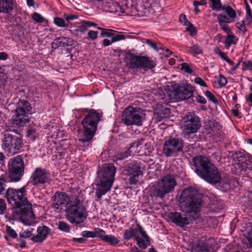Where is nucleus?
Segmentation results:
<instances>
[{
    "instance_id": "obj_1",
    "label": "nucleus",
    "mask_w": 252,
    "mask_h": 252,
    "mask_svg": "<svg viewBox=\"0 0 252 252\" xmlns=\"http://www.w3.org/2000/svg\"><path fill=\"white\" fill-rule=\"evenodd\" d=\"M69 196L64 192H56L53 196V208L58 211L62 206L67 205L66 208V217L72 224L84 227L85 220L88 216V212L84 204L83 193L78 189L72 188L69 190Z\"/></svg>"
},
{
    "instance_id": "obj_2",
    "label": "nucleus",
    "mask_w": 252,
    "mask_h": 252,
    "mask_svg": "<svg viewBox=\"0 0 252 252\" xmlns=\"http://www.w3.org/2000/svg\"><path fill=\"white\" fill-rule=\"evenodd\" d=\"M26 192L25 186L17 189L8 188L5 197L14 210L13 217L21 220L24 224L29 225L34 219V215L32 211V205L26 197Z\"/></svg>"
},
{
    "instance_id": "obj_3",
    "label": "nucleus",
    "mask_w": 252,
    "mask_h": 252,
    "mask_svg": "<svg viewBox=\"0 0 252 252\" xmlns=\"http://www.w3.org/2000/svg\"><path fill=\"white\" fill-rule=\"evenodd\" d=\"M195 172L205 181L216 185L221 181V175L218 168L207 157L197 156L192 159Z\"/></svg>"
},
{
    "instance_id": "obj_4",
    "label": "nucleus",
    "mask_w": 252,
    "mask_h": 252,
    "mask_svg": "<svg viewBox=\"0 0 252 252\" xmlns=\"http://www.w3.org/2000/svg\"><path fill=\"white\" fill-rule=\"evenodd\" d=\"M179 203L185 212L189 213L197 217L201 207V199L196 189L188 187L182 192Z\"/></svg>"
},
{
    "instance_id": "obj_5",
    "label": "nucleus",
    "mask_w": 252,
    "mask_h": 252,
    "mask_svg": "<svg viewBox=\"0 0 252 252\" xmlns=\"http://www.w3.org/2000/svg\"><path fill=\"white\" fill-rule=\"evenodd\" d=\"M116 168L111 164H104L97 171L99 182L96 184L97 189L96 196L98 199L110 190L114 181Z\"/></svg>"
},
{
    "instance_id": "obj_6",
    "label": "nucleus",
    "mask_w": 252,
    "mask_h": 252,
    "mask_svg": "<svg viewBox=\"0 0 252 252\" xmlns=\"http://www.w3.org/2000/svg\"><path fill=\"white\" fill-rule=\"evenodd\" d=\"M101 117V114L96 111L93 109L90 111L82 121L84 132L79 138L80 142L85 143L92 141L96 130L97 124Z\"/></svg>"
},
{
    "instance_id": "obj_7",
    "label": "nucleus",
    "mask_w": 252,
    "mask_h": 252,
    "mask_svg": "<svg viewBox=\"0 0 252 252\" xmlns=\"http://www.w3.org/2000/svg\"><path fill=\"white\" fill-rule=\"evenodd\" d=\"M177 185L175 176L167 174L159 180L156 186L153 187L152 192L155 196L163 198L166 194L173 191Z\"/></svg>"
},
{
    "instance_id": "obj_8",
    "label": "nucleus",
    "mask_w": 252,
    "mask_h": 252,
    "mask_svg": "<svg viewBox=\"0 0 252 252\" xmlns=\"http://www.w3.org/2000/svg\"><path fill=\"white\" fill-rule=\"evenodd\" d=\"M25 165L21 155L10 159L8 163V177L10 182L19 181L25 173Z\"/></svg>"
},
{
    "instance_id": "obj_9",
    "label": "nucleus",
    "mask_w": 252,
    "mask_h": 252,
    "mask_svg": "<svg viewBox=\"0 0 252 252\" xmlns=\"http://www.w3.org/2000/svg\"><path fill=\"white\" fill-rule=\"evenodd\" d=\"M3 149L8 156H12L17 154L22 146V139L14 130L4 134Z\"/></svg>"
},
{
    "instance_id": "obj_10",
    "label": "nucleus",
    "mask_w": 252,
    "mask_h": 252,
    "mask_svg": "<svg viewBox=\"0 0 252 252\" xmlns=\"http://www.w3.org/2000/svg\"><path fill=\"white\" fill-rule=\"evenodd\" d=\"M126 67L129 69H143L144 70L151 69L155 67L156 63L149 58L138 56L130 54L126 59Z\"/></svg>"
},
{
    "instance_id": "obj_11",
    "label": "nucleus",
    "mask_w": 252,
    "mask_h": 252,
    "mask_svg": "<svg viewBox=\"0 0 252 252\" xmlns=\"http://www.w3.org/2000/svg\"><path fill=\"white\" fill-rule=\"evenodd\" d=\"M193 88L189 85L178 87L173 92L166 91L162 99H165L166 102L180 101L187 99L193 94Z\"/></svg>"
},
{
    "instance_id": "obj_12",
    "label": "nucleus",
    "mask_w": 252,
    "mask_h": 252,
    "mask_svg": "<svg viewBox=\"0 0 252 252\" xmlns=\"http://www.w3.org/2000/svg\"><path fill=\"white\" fill-rule=\"evenodd\" d=\"M31 110L32 107L27 100H20L15 110V115L13 117V123L19 126H23L29 122L27 115L31 113Z\"/></svg>"
},
{
    "instance_id": "obj_13",
    "label": "nucleus",
    "mask_w": 252,
    "mask_h": 252,
    "mask_svg": "<svg viewBox=\"0 0 252 252\" xmlns=\"http://www.w3.org/2000/svg\"><path fill=\"white\" fill-rule=\"evenodd\" d=\"M143 116L144 114L139 110L129 106L124 111L121 117V121L128 126H141L142 125Z\"/></svg>"
},
{
    "instance_id": "obj_14",
    "label": "nucleus",
    "mask_w": 252,
    "mask_h": 252,
    "mask_svg": "<svg viewBox=\"0 0 252 252\" xmlns=\"http://www.w3.org/2000/svg\"><path fill=\"white\" fill-rule=\"evenodd\" d=\"M183 140L176 138H170L165 141L163 146V153L166 157H177L183 152Z\"/></svg>"
},
{
    "instance_id": "obj_15",
    "label": "nucleus",
    "mask_w": 252,
    "mask_h": 252,
    "mask_svg": "<svg viewBox=\"0 0 252 252\" xmlns=\"http://www.w3.org/2000/svg\"><path fill=\"white\" fill-rule=\"evenodd\" d=\"M183 121V132L186 135L197 132L201 126L200 118L194 113H188Z\"/></svg>"
},
{
    "instance_id": "obj_16",
    "label": "nucleus",
    "mask_w": 252,
    "mask_h": 252,
    "mask_svg": "<svg viewBox=\"0 0 252 252\" xmlns=\"http://www.w3.org/2000/svg\"><path fill=\"white\" fill-rule=\"evenodd\" d=\"M31 180L32 185L34 186L49 183L50 181V173L45 168H36L32 173Z\"/></svg>"
},
{
    "instance_id": "obj_17",
    "label": "nucleus",
    "mask_w": 252,
    "mask_h": 252,
    "mask_svg": "<svg viewBox=\"0 0 252 252\" xmlns=\"http://www.w3.org/2000/svg\"><path fill=\"white\" fill-rule=\"evenodd\" d=\"M183 212H185L183 210ZM196 218L193 215L188 212L183 214L174 212L170 214V219L175 224L180 227H184Z\"/></svg>"
},
{
    "instance_id": "obj_18",
    "label": "nucleus",
    "mask_w": 252,
    "mask_h": 252,
    "mask_svg": "<svg viewBox=\"0 0 252 252\" xmlns=\"http://www.w3.org/2000/svg\"><path fill=\"white\" fill-rule=\"evenodd\" d=\"M136 226L138 231L142 237L136 236L135 237V240L136 241L137 245L140 248L142 249H145L147 248V246L150 245L149 237L140 224L137 223Z\"/></svg>"
},
{
    "instance_id": "obj_19",
    "label": "nucleus",
    "mask_w": 252,
    "mask_h": 252,
    "mask_svg": "<svg viewBox=\"0 0 252 252\" xmlns=\"http://www.w3.org/2000/svg\"><path fill=\"white\" fill-rule=\"evenodd\" d=\"M51 230L46 225L39 226L37 228V234L32 237L31 240L34 243H41L45 240Z\"/></svg>"
},
{
    "instance_id": "obj_20",
    "label": "nucleus",
    "mask_w": 252,
    "mask_h": 252,
    "mask_svg": "<svg viewBox=\"0 0 252 252\" xmlns=\"http://www.w3.org/2000/svg\"><path fill=\"white\" fill-rule=\"evenodd\" d=\"M96 24L94 23L89 21H82V24L78 26H70V32L72 33L77 35L79 32L83 33L85 32L88 28L91 26H95Z\"/></svg>"
},
{
    "instance_id": "obj_21",
    "label": "nucleus",
    "mask_w": 252,
    "mask_h": 252,
    "mask_svg": "<svg viewBox=\"0 0 252 252\" xmlns=\"http://www.w3.org/2000/svg\"><path fill=\"white\" fill-rule=\"evenodd\" d=\"M155 115L158 121H161L163 118L169 117L171 111L169 108L164 107L162 104H157L156 105Z\"/></svg>"
},
{
    "instance_id": "obj_22",
    "label": "nucleus",
    "mask_w": 252,
    "mask_h": 252,
    "mask_svg": "<svg viewBox=\"0 0 252 252\" xmlns=\"http://www.w3.org/2000/svg\"><path fill=\"white\" fill-rule=\"evenodd\" d=\"M72 40L68 37L61 36L56 38L52 42V47L55 48L59 47H64L72 45Z\"/></svg>"
},
{
    "instance_id": "obj_23",
    "label": "nucleus",
    "mask_w": 252,
    "mask_h": 252,
    "mask_svg": "<svg viewBox=\"0 0 252 252\" xmlns=\"http://www.w3.org/2000/svg\"><path fill=\"white\" fill-rule=\"evenodd\" d=\"M234 160L236 164L243 168H248V165L250 162L248 157H246L245 154L241 153L236 154L235 157L234 158Z\"/></svg>"
},
{
    "instance_id": "obj_24",
    "label": "nucleus",
    "mask_w": 252,
    "mask_h": 252,
    "mask_svg": "<svg viewBox=\"0 0 252 252\" xmlns=\"http://www.w3.org/2000/svg\"><path fill=\"white\" fill-rule=\"evenodd\" d=\"M127 171L130 175L135 176H139L143 173L142 168L136 161H133L128 164Z\"/></svg>"
},
{
    "instance_id": "obj_25",
    "label": "nucleus",
    "mask_w": 252,
    "mask_h": 252,
    "mask_svg": "<svg viewBox=\"0 0 252 252\" xmlns=\"http://www.w3.org/2000/svg\"><path fill=\"white\" fill-rule=\"evenodd\" d=\"M13 9V0H0V12L8 13Z\"/></svg>"
},
{
    "instance_id": "obj_26",
    "label": "nucleus",
    "mask_w": 252,
    "mask_h": 252,
    "mask_svg": "<svg viewBox=\"0 0 252 252\" xmlns=\"http://www.w3.org/2000/svg\"><path fill=\"white\" fill-rule=\"evenodd\" d=\"M138 145L139 144L138 142H134L131 145L129 148L118 152L115 156L116 160H122L128 157L130 155V151H129L130 148L134 146L138 147Z\"/></svg>"
},
{
    "instance_id": "obj_27",
    "label": "nucleus",
    "mask_w": 252,
    "mask_h": 252,
    "mask_svg": "<svg viewBox=\"0 0 252 252\" xmlns=\"http://www.w3.org/2000/svg\"><path fill=\"white\" fill-rule=\"evenodd\" d=\"M195 252H210L211 247L206 243L200 242L193 248Z\"/></svg>"
},
{
    "instance_id": "obj_28",
    "label": "nucleus",
    "mask_w": 252,
    "mask_h": 252,
    "mask_svg": "<svg viewBox=\"0 0 252 252\" xmlns=\"http://www.w3.org/2000/svg\"><path fill=\"white\" fill-rule=\"evenodd\" d=\"M206 129L209 133L217 132L220 129L219 123L214 120H208L207 122Z\"/></svg>"
},
{
    "instance_id": "obj_29",
    "label": "nucleus",
    "mask_w": 252,
    "mask_h": 252,
    "mask_svg": "<svg viewBox=\"0 0 252 252\" xmlns=\"http://www.w3.org/2000/svg\"><path fill=\"white\" fill-rule=\"evenodd\" d=\"M221 9L227 14L230 19L234 21V19L236 17V13L231 6L228 5H224Z\"/></svg>"
},
{
    "instance_id": "obj_30",
    "label": "nucleus",
    "mask_w": 252,
    "mask_h": 252,
    "mask_svg": "<svg viewBox=\"0 0 252 252\" xmlns=\"http://www.w3.org/2000/svg\"><path fill=\"white\" fill-rule=\"evenodd\" d=\"M237 40L238 38L235 35L232 34H228L224 41L225 47L228 49L231 44H236Z\"/></svg>"
},
{
    "instance_id": "obj_31",
    "label": "nucleus",
    "mask_w": 252,
    "mask_h": 252,
    "mask_svg": "<svg viewBox=\"0 0 252 252\" xmlns=\"http://www.w3.org/2000/svg\"><path fill=\"white\" fill-rule=\"evenodd\" d=\"M137 231H138V229H134L131 227L126 230L123 235L124 239L126 240H130L136 236Z\"/></svg>"
},
{
    "instance_id": "obj_32",
    "label": "nucleus",
    "mask_w": 252,
    "mask_h": 252,
    "mask_svg": "<svg viewBox=\"0 0 252 252\" xmlns=\"http://www.w3.org/2000/svg\"><path fill=\"white\" fill-rule=\"evenodd\" d=\"M103 241L112 246L116 245L120 242V240L116 237L112 235H106Z\"/></svg>"
},
{
    "instance_id": "obj_33",
    "label": "nucleus",
    "mask_w": 252,
    "mask_h": 252,
    "mask_svg": "<svg viewBox=\"0 0 252 252\" xmlns=\"http://www.w3.org/2000/svg\"><path fill=\"white\" fill-rule=\"evenodd\" d=\"M13 245L15 248H18L19 247L24 248L26 247V241L21 238L19 236V238H17L15 239H13Z\"/></svg>"
},
{
    "instance_id": "obj_34",
    "label": "nucleus",
    "mask_w": 252,
    "mask_h": 252,
    "mask_svg": "<svg viewBox=\"0 0 252 252\" xmlns=\"http://www.w3.org/2000/svg\"><path fill=\"white\" fill-rule=\"evenodd\" d=\"M94 238L97 237L103 241L106 237L105 232L103 229L99 228H95L94 229Z\"/></svg>"
},
{
    "instance_id": "obj_35",
    "label": "nucleus",
    "mask_w": 252,
    "mask_h": 252,
    "mask_svg": "<svg viewBox=\"0 0 252 252\" xmlns=\"http://www.w3.org/2000/svg\"><path fill=\"white\" fill-rule=\"evenodd\" d=\"M6 232L7 235L12 239H15L17 238L18 235L16 232L11 227V226L6 225Z\"/></svg>"
},
{
    "instance_id": "obj_36",
    "label": "nucleus",
    "mask_w": 252,
    "mask_h": 252,
    "mask_svg": "<svg viewBox=\"0 0 252 252\" xmlns=\"http://www.w3.org/2000/svg\"><path fill=\"white\" fill-rule=\"evenodd\" d=\"M58 228L63 231L65 232H69L70 231V226L65 222L63 221H60L58 224Z\"/></svg>"
},
{
    "instance_id": "obj_37",
    "label": "nucleus",
    "mask_w": 252,
    "mask_h": 252,
    "mask_svg": "<svg viewBox=\"0 0 252 252\" xmlns=\"http://www.w3.org/2000/svg\"><path fill=\"white\" fill-rule=\"evenodd\" d=\"M54 23L58 27L64 28L68 26V24L65 23L63 18L57 17L54 18Z\"/></svg>"
},
{
    "instance_id": "obj_38",
    "label": "nucleus",
    "mask_w": 252,
    "mask_h": 252,
    "mask_svg": "<svg viewBox=\"0 0 252 252\" xmlns=\"http://www.w3.org/2000/svg\"><path fill=\"white\" fill-rule=\"evenodd\" d=\"M7 182L5 175L2 174L0 176V195L2 194L5 189V184Z\"/></svg>"
},
{
    "instance_id": "obj_39",
    "label": "nucleus",
    "mask_w": 252,
    "mask_h": 252,
    "mask_svg": "<svg viewBox=\"0 0 252 252\" xmlns=\"http://www.w3.org/2000/svg\"><path fill=\"white\" fill-rule=\"evenodd\" d=\"M212 3L210 7L212 10L221 9L222 6L220 0H210Z\"/></svg>"
},
{
    "instance_id": "obj_40",
    "label": "nucleus",
    "mask_w": 252,
    "mask_h": 252,
    "mask_svg": "<svg viewBox=\"0 0 252 252\" xmlns=\"http://www.w3.org/2000/svg\"><path fill=\"white\" fill-rule=\"evenodd\" d=\"M220 188L223 191H227L231 189V186L230 181L227 180L226 181H221L220 183Z\"/></svg>"
},
{
    "instance_id": "obj_41",
    "label": "nucleus",
    "mask_w": 252,
    "mask_h": 252,
    "mask_svg": "<svg viewBox=\"0 0 252 252\" xmlns=\"http://www.w3.org/2000/svg\"><path fill=\"white\" fill-rule=\"evenodd\" d=\"M217 19L218 22H221V21H223L225 23H230L234 22V20L230 19L229 17H227L225 15H223L222 14H219L218 15Z\"/></svg>"
},
{
    "instance_id": "obj_42",
    "label": "nucleus",
    "mask_w": 252,
    "mask_h": 252,
    "mask_svg": "<svg viewBox=\"0 0 252 252\" xmlns=\"http://www.w3.org/2000/svg\"><path fill=\"white\" fill-rule=\"evenodd\" d=\"M63 17L64 19L67 22L68 24H70V26H74V25L72 24V23L71 22V21L78 19V16L75 14L68 15L64 14L63 15Z\"/></svg>"
},
{
    "instance_id": "obj_43",
    "label": "nucleus",
    "mask_w": 252,
    "mask_h": 252,
    "mask_svg": "<svg viewBox=\"0 0 252 252\" xmlns=\"http://www.w3.org/2000/svg\"><path fill=\"white\" fill-rule=\"evenodd\" d=\"M242 70H250L252 71V62L250 60L245 61L242 62Z\"/></svg>"
},
{
    "instance_id": "obj_44",
    "label": "nucleus",
    "mask_w": 252,
    "mask_h": 252,
    "mask_svg": "<svg viewBox=\"0 0 252 252\" xmlns=\"http://www.w3.org/2000/svg\"><path fill=\"white\" fill-rule=\"evenodd\" d=\"M186 26H187L186 28V31L189 32L191 36H194L196 34L197 31L196 30V28L190 22L187 24Z\"/></svg>"
},
{
    "instance_id": "obj_45",
    "label": "nucleus",
    "mask_w": 252,
    "mask_h": 252,
    "mask_svg": "<svg viewBox=\"0 0 252 252\" xmlns=\"http://www.w3.org/2000/svg\"><path fill=\"white\" fill-rule=\"evenodd\" d=\"M141 9H142V7H140L138 9H137L136 11L137 13H135L133 12H132V15H137L138 16H147V13L149 11L148 8H144V11H142L140 10Z\"/></svg>"
},
{
    "instance_id": "obj_46",
    "label": "nucleus",
    "mask_w": 252,
    "mask_h": 252,
    "mask_svg": "<svg viewBox=\"0 0 252 252\" xmlns=\"http://www.w3.org/2000/svg\"><path fill=\"white\" fill-rule=\"evenodd\" d=\"M190 50L192 53L196 54H202V50L197 44H195L190 47Z\"/></svg>"
},
{
    "instance_id": "obj_47",
    "label": "nucleus",
    "mask_w": 252,
    "mask_h": 252,
    "mask_svg": "<svg viewBox=\"0 0 252 252\" xmlns=\"http://www.w3.org/2000/svg\"><path fill=\"white\" fill-rule=\"evenodd\" d=\"M218 83L220 87H222L226 85L227 83V81L226 78H225L222 75L220 74L218 79Z\"/></svg>"
},
{
    "instance_id": "obj_48",
    "label": "nucleus",
    "mask_w": 252,
    "mask_h": 252,
    "mask_svg": "<svg viewBox=\"0 0 252 252\" xmlns=\"http://www.w3.org/2000/svg\"><path fill=\"white\" fill-rule=\"evenodd\" d=\"M228 23H225L224 22L221 21V22H219V25L221 29L227 34L230 33L231 32V30L228 28L227 24Z\"/></svg>"
},
{
    "instance_id": "obj_49",
    "label": "nucleus",
    "mask_w": 252,
    "mask_h": 252,
    "mask_svg": "<svg viewBox=\"0 0 252 252\" xmlns=\"http://www.w3.org/2000/svg\"><path fill=\"white\" fill-rule=\"evenodd\" d=\"M214 51L215 54L218 55L220 56L221 58H222L223 60L225 61V60L228 58V57L226 55V53L224 52H222L219 48L216 47L214 49Z\"/></svg>"
},
{
    "instance_id": "obj_50",
    "label": "nucleus",
    "mask_w": 252,
    "mask_h": 252,
    "mask_svg": "<svg viewBox=\"0 0 252 252\" xmlns=\"http://www.w3.org/2000/svg\"><path fill=\"white\" fill-rule=\"evenodd\" d=\"M32 230L33 229L32 228L31 230H28L21 232L19 233V236L23 239H24V238H29L32 235Z\"/></svg>"
},
{
    "instance_id": "obj_51",
    "label": "nucleus",
    "mask_w": 252,
    "mask_h": 252,
    "mask_svg": "<svg viewBox=\"0 0 252 252\" xmlns=\"http://www.w3.org/2000/svg\"><path fill=\"white\" fill-rule=\"evenodd\" d=\"M112 37V42H115L121 40H124L125 39L126 37L123 34H116L113 33V35L111 36Z\"/></svg>"
},
{
    "instance_id": "obj_52",
    "label": "nucleus",
    "mask_w": 252,
    "mask_h": 252,
    "mask_svg": "<svg viewBox=\"0 0 252 252\" xmlns=\"http://www.w3.org/2000/svg\"><path fill=\"white\" fill-rule=\"evenodd\" d=\"M87 38L92 40H95L97 38L98 32L96 31L91 30L88 32Z\"/></svg>"
},
{
    "instance_id": "obj_53",
    "label": "nucleus",
    "mask_w": 252,
    "mask_h": 252,
    "mask_svg": "<svg viewBox=\"0 0 252 252\" xmlns=\"http://www.w3.org/2000/svg\"><path fill=\"white\" fill-rule=\"evenodd\" d=\"M205 94L207 97L210 101L214 103L215 104H216L218 103V100L214 96V94H213L211 92H210L209 91H206L205 93Z\"/></svg>"
},
{
    "instance_id": "obj_54",
    "label": "nucleus",
    "mask_w": 252,
    "mask_h": 252,
    "mask_svg": "<svg viewBox=\"0 0 252 252\" xmlns=\"http://www.w3.org/2000/svg\"><path fill=\"white\" fill-rule=\"evenodd\" d=\"M236 27L243 33L247 31L246 27L245 25L244 20L240 22H238L236 24Z\"/></svg>"
},
{
    "instance_id": "obj_55",
    "label": "nucleus",
    "mask_w": 252,
    "mask_h": 252,
    "mask_svg": "<svg viewBox=\"0 0 252 252\" xmlns=\"http://www.w3.org/2000/svg\"><path fill=\"white\" fill-rule=\"evenodd\" d=\"M32 19L38 23H42L44 21V18L37 13H34L32 16Z\"/></svg>"
},
{
    "instance_id": "obj_56",
    "label": "nucleus",
    "mask_w": 252,
    "mask_h": 252,
    "mask_svg": "<svg viewBox=\"0 0 252 252\" xmlns=\"http://www.w3.org/2000/svg\"><path fill=\"white\" fill-rule=\"evenodd\" d=\"M181 69L189 74H191L192 72V69L189 67V65L186 63L181 64Z\"/></svg>"
},
{
    "instance_id": "obj_57",
    "label": "nucleus",
    "mask_w": 252,
    "mask_h": 252,
    "mask_svg": "<svg viewBox=\"0 0 252 252\" xmlns=\"http://www.w3.org/2000/svg\"><path fill=\"white\" fill-rule=\"evenodd\" d=\"M243 243L246 244L247 247H252V235L250 234L248 237L243 240Z\"/></svg>"
},
{
    "instance_id": "obj_58",
    "label": "nucleus",
    "mask_w": 252,
    "mask_h": 252,
    "mask_svg": "<svg viewBox=\"0 0 252 252\" xmlns=\"http://www.w3.org/2000/svg\"><path fill=\"white\" fill-rule=\"evenodd\" d=\"M112 32H113V30L110 29H105L102 30V31L101 32V35L102 36H107V37H111L113 35V33Z\"/></svg>"
},
{
    "instance_id": "obj_59",
    "label": "nucleus",
    "mask_w": 252,
    "mask_h": 252,
    "mask_svg": "<svg viewBox=\"0 0 252 252\" xmlns=\"http://www.w3.org/2000/svg\"><path fill=\"white\" fill-rule=\"evenodd\" d=\"M6 204L3 199H0V214H3L4 210L6 209Z\"/></svg>"
},
{
    "instance_id": "obj_60",
    "label": "nucleus",
    "mask_w": 252,
    "mask_h": 252,
    "mask_svg": "<svg viewBox=\"0 0 252 252\" xmlns=\"http://www.w3.org/2000/svg\"><path fill=\"white\" fill-rule=\"evenodd\" d=\"M83 237L87 238H94V230L93 231H83L81 233Z\"/></svg>"
},
{
    "instance_id": "obj_61",
    "label": "nucleus",
    "mask_w": 252,
    "mask_h": 252,
    "mask_svg": "<svg viewBox=\"0 0 252 252\" xmlns=\"http://www.w3.org/2000/svg\"><path fill=\"white\" fill-rule=\"evenodd\" d=\"M194 82L195 83L199 85L200 86L203 87H207V85L206 83L200 77H196L194 79Z\"/></svg>"
},
{
    "instance_id": "obj_62",
    "label": "nucleus",
    "mask_w": 252,
    "mask_h": 252,
    "mask_svg": "<svg viewBox=\"0 0 252 252\" xmlns=\"http://www.w3.org/2000/svg\"><path fill=\"white\" fill-rule=\"evenodd\" d=\"M145 43L148 44L150 46L155 49L156 51H158L159 49L158 48L156 43L152 41L150 39H146Z\"/></svg>"
},
{
    "instance_id": "obj_63",
    "label": "nucleus",
    "mask_w": 252,
    "mask_h": 252,
    "mask_svg": "<svg viewBox=\"0 0 252 252\" xmlns=\"http://www.w3.org/2000/svg\"><path fill=\"white\" fill-rule=\"evenodd\" d=\"M179 20L180 22L183 23L184 25H187L190 23V22L187 19L186 16L184 14H181L180 15Z\"/></svg>"
},
{
    "instance_id": "obj_64",
    "label": "nucleus",
    "mask_w": 252,
    "mask_h": 252,
    "mask_svg": "<svg viewBox=\"0 0 252 252\" xmlns=\"http://www.w3.org/2000/svg\"><path fill=\"white\" fill-rule=\"evenodd\" d=\"M207 4L206 0H201L200 1L194 0L193 2L194 7L199 5H205Z\"/></svg>"
}]
</instances>
